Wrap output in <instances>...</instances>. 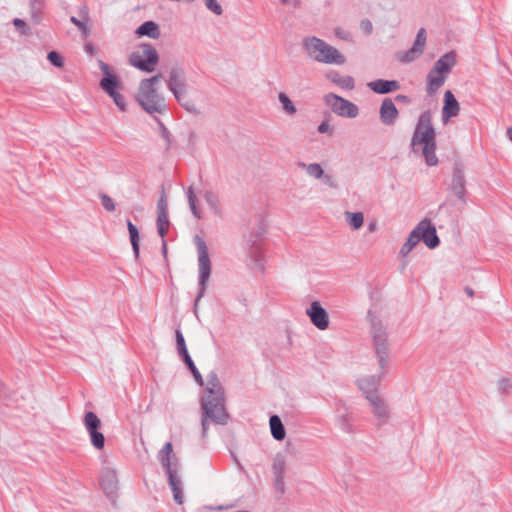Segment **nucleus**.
Segmentation results:
<instances>
[{
  "instance_id": "2",
  "label": "nucleus",
  "mask_w": 512,
  "mask_h": 512,
  "mask_svg": "<svg viewBox=\"0 0 512 512\" xmlns=\"http://www.w3.org/2000/svg\"><path fill=\"white\" fill-rule=\"evenodd\" d=\"M202 437L207 436L209 424L226 425L229 414L225 407L223 386L216 372L211 371L206 377L204 394L200 400Z\"/></svg>"
},
{
  "instance_id": "55",
  "label": "nucleus",
  "mask_w": 512,
  "mask_h": 512,
  "mask_svg": "<svg viewBox=\"0 0 512 512\" xmlns=\"http://www.w3.org/2000/svg\"><path fill=\"white\" fill-rule=\"evenodd\" d=\"M335 35L343 40H348V34L340 28H336L334 31Z\"/></svg>"
},
{
  "instance_id": "60",
  "label": "nucleus",
  "mask_w": 512,
  "mask_h": 512,
  "mask_svg": "<svg viewBox=\"0 0 512 512\" xmlns=\"http://www.w3.org/2000/svg\"><path fill=\"white\" fill-rule=\"evenodd\" d=\"M162 252H163L164 256H166V254H167V245H166L165 239L162 240Z\"/></svg>"
},
{
  "instance_id": "56",
  "label": "nucleus",
  "mask_w": 512,
  "mask_h": 512,
  "mask_svg": "<svg viewBox=\"0 0 512 512\" xmlns=\"http://www.w3.org/2000/svg\"><path fill=\"white\" fill-rule=\"evenodd\" d=\"M395 100L400 103H410L411 102V99L408 96L402 95V94L397 95L395 97Z\"/></svg>"
},
{
  "instance_id": "28",
  "label": "nucleus",
  "mask_w": 512,
  "mask_h": 512,
  "mask_svg": "<svg viewBox=\"0 0 512 512\" xmlns=\"http://www.w3.org/2000/svg\"><path fill=\"white\" fill-rule=\"evenodd\" d=\"M345 220L352 230H359L364 223V215L362 212H349L344 213Z\"/></svg>"
},
{
  "instance_id": "46",
  "label": "nucleus",
  "mask_w": 512,
  "mask_h": 512,
  "mask_svg": "<svg viewBox=\"0 0 512 512\" xmlns=\"http://www.w3.org/2000/svg\"><path fill=\"white\" fill-rule=\"evenodd\" d=\"M322 182H324V184H326L327 186H329L331 188H335L337 186L336 180L334 179V177L331 175H328V174H324L323 170H322Z\"/></svg>"
},
{
  "instance_id": "64",
  "label": "nucleus",
  "mask_w": 512,
  "mask_h": 512,
  "mask_svg": "<svg viewBox=\"0 0 512 512\" xmlns=\"http://www.w3.org/2000/svg\"><path fill=\"white\" fill-rule=\"evenodd\" d=\"M283 3H285L287 0H281Z\"/></svg>"
},
{
  "instance_id": "35",
  "label": "nucleus",
  "mask_w": 512,
  "mask_h": 512,
  "mask_svg": "<svg viewBox=\"0 0 512 512\" xmlns=\"http://www.w3.org/2000/svg\"><path fill=\"white\" fill-rule=\"evenodd\" d=\"M184 361V363L187 365V367L189 368V370L191 371L195 381L200 385V386H204V379L201 375V373L199 372V370L197 369V367L195 366L191 356H187L185 358L182 359Z\"/></svg>"
},
{
  "instance_id": "62",
  "label": "nucleus",
  "mask_w": 512,
  "mask_h": 512,
  "mask_svg": "<svg viewBox=\"0 0 512 512\" xmlns=\"http://www.w3.org/2000/svg\"><path fill=\"white\" fill-rule=\"evenodd\" d=\"M507 135H508V137H509L510 141H512V127H509V128L507 129Z\"/></svg>"
},
{
  "instance_id": "5",
  "label": "nucleus",
  "mask_w": 512,
  "mask_h": 512,
  "mask_svg": "<svg viewBox=\"0 0 512 512\" xmlns=\"http://www.w3.org/2000/svg\"><path fill=\"white\" fill-rule=\"evenodd\" d=\"M158 460L160 461L168 477V483L173 492L175 502L177 504H182V480L179 475L180 463L173 454V447L170 442L165 443V445L159 451Z\"/></svg>"
},
{
  "instance_id": "53",
  "label": "nucleus",
  "mask_w": 512,
  "mask_h": 512,
  "mask_svg": "<svg viewBox=\"0 0 512 512\" xmlns=\"http://www.w3.org/2000/svg\"><path fill=\"white\" fill-rule=\"evenodd\" d=\"M158 233L161 236L162 240L165 238V235L167 233L168 226L157 224Z\"/></svg>"
},
{
  "instance_id": "29",
  "label": "nucleus",
  "mask_w": 512,
  "mask_h": 512,
  "mask_svg": "<svg viewBox=\"0 0 512 512\" xmlns=\"http://www.w3.org/2000/svg\"><path fill=\"white\" fill-rule=\"evenodd\" d=\"M127 228L129 231L133 253L137 258L139 256V232L137 227L130 220H127Z\"/></svg>"
},
{
  "instance_id": "61",
  "label": "nucleus",
  "mask_w": 512,
  "mask_h": 512,
  "mask_svg": "<svg viewBox=\"0 0 512 512\" xmlns=\"http://www.w3.org/2000/svg\"><path fill=\"white\" fill-rule=\"evenodd\" d=\"M465 292L468 294V296L472 297L474 295V291L469 288V287H466L465 288Z\"/></svg>"
},
{
  "instance_id": "18",
  "label": "nucleus",
  "mask_w": 512,
  "mask_h": 512,
  "mask_svg": "<svg viewBox=\"0 0 512 512\" xmlns=\"http://www.w3.org/2000/svg\"><path fill=\"white\" fill-rule=\"evenodd\" d=\"M379 114L381 121L390 126L396 122L399 112L394 102L390 98H386L380 106Z\"/></svg>"
},
{
  "instance_id": "22",
  "label": "nucleus",
  "mask_w": 512,
  "mask_h": 512,
  "mask_svg": "<svg viewBox=\"0 0 512 512\" xmlns=\"http://www.w3.org/2000/svg\"><path fill=\"white\" fill-rule=\"evenodd\" d=\"M302 45L304 52L309 58L320 62V38L316 36L305 37Z\"/></svg>"
},
{
  "instance_id": "21",
  "label": "nucleus",
  "mask_w": 512,
  "mask_h": 512,
  "mask_svg": "<svg viewBox=\"0 0 512 512\" xmlns=\"http://www.w3.org/2000/svg\"><path fill=\"white\" fill-rule=\"evenodd\" d=\"M367 85L373 92L378 93V94H386L389 92H394L400 88V84L396 80L378 79V80L369 82Z\"/></svg>"
},
{
  "instance_id": "24",
  "label": "nucleus",
  "mask_w": 512,
  "mask_h": 512,
  "mask_svg": "<svg viewBox=\"0 0 512 512\" xmlns=\"http://www.w3.org/2000/svg\"><path fill=\"white\" fill-rule=\"evenodd\" d=\"M265 233V226L263 223H261L258 227V230L256 232H252L247 237L246 241L247 244L250 246V255L251 257L256 258L260 252V249L258 247V241L262 238V236Z\"/></svg>"
},
{
  "instance_id": "36",
  "label": "nucleus",
  "mask_w": 512,
  "mask_h": 512,
  "mask_svg": "<svg viewBox=\"0 0 512 512\" xmlns=\"http://www.w3.org/2000/svg\"><path fill=\"white\" fill-rule=\"evenodd\" d=\"M299 166L304 168V169H306L307 173L310 176H313L316 179L320 178V164L319 163H313V164H310V165H306L305 163L300 162Z\"/></svg>"
},
{
  "instance_id": "44",
  "label": "nucleus",
  "mask_w": 512,
  "mask_h": 512,
  "mask_svg": "<svg viewBox=\"0 0 512 512\" xmlns=\"http://www.w3.org/2000/svg\"><path fill=\"white\" fill-rule=\"evenodd\" d=\"M360 29L365 35H370L373 32V24L369 19H363L360 22Z\"/></svg>"
},
{
  "instance_id": "10",
  "label": "nucleus",
  "mask_w": 512,
  "mask_h": 512,
  "mask_svg": "<svg viewBox=\"0 0 512 512\" xmlns=\"http://www.w3.org/2000/svg\"><path fill=\"white\" fill-rule=\"evenodd\" d=\"M84 426L89 434L91 444L98 450H101L105 446V437L103 433L99 431L101 421L98 416L89 411L84 417Z\"/></svg>"
},
{
  "instance_id": "4",
  "label": "nucleus",
  "mask_w": 512,
  "mask_h": 512,
  "mask_svg": "<svg viewBox=\"0 0 512 512\" xmlns=\"http://www.w3.org/2000/svg\"><path fill=\"white\" fill-rule=\"evenodd\" d=\"M162 75H154L140 82L137 101L150 115L163 114L167 110V104L162 94L158 92L156 85L161 81Z\"/></svg>"
},
{
  "instance_id": "48",
  "label": "nucleus",
  "mask_w": 512,
  "mask_h": 512,
  "mask_svg": "<svg viewBox=\"0 0 512 512\" xmlns=\"http://www.w3.org/2000/svg\"><path fill=\"white\" fill-rule=\"evenodd\" d=\"M275 478V488L280 493L284 492V477H274Z\"/></svg>"
},
{
  "instance_id": "15",
  "label": "nucleus",
  "mask_w": 512,
  "mask_h": 512,
  "mask_svg": "<svg viewBox=\"0 0 512 512\" xmlns=\"http://www.w3.org/2000/svg\"><path fill=\"white\" fill-rule=\"evenodd\" d=\"M99 68L104 75L100 81L101 88L107 94H113L120 86L118 78L111 73L109 65L105 62L99 61Z\"/></svg>"
},
{
  "instance_id": "13",
  "label": "nucleus",
  "mask_w": 512,
  "mask_h": 512,
  "mask_svg": "<svg viewBox=\"0 0 512 512\" xmlns=\"http://www.w3.org/2000/svg\"><path fill=\"white\" fill-rule=\"evenodd\" d=\"M426 40V30L424 28H420L411 49L401 54L399 59L402 62L409 63L419 58L423 54Z\"/></svg>"
},
{
  "instance_id": "19",
  "label": "nucleus",
  "mask_w": 512,
  "mask_h": 512,
  "mask_svg": "<svg viewBox=\"0 0 512 512\" xmlns=\"http://www.w3.org/2000/svg\"><path fill=\"white\" fill-rule=\"evenodd\" d=\"M465 176L461 167H455L453 170L452 182H451V190L453 193L462 201L465 198Z\"/></svg>"
},
{
  "instance_id": "6",
  "label": "nucleus",
  "mask_w": 512,
  "mask_h": 512,
  "mask_svg": "<svg viewBox=\"0 0 512 512\" xmlns=\"http://www.w3.org/2000/svg\"><path fill=\"white\" fill-rule=\"evenodd\" d=\"M193 241L197 249L198 260V293L194 301L193 311L194 314L198 316V304L205 295L207 283L212 271V263L205 240L201 236L195 235Z\"/></svg>"
},
{
  "instance_id": "58",
  "label": "nucleus",
  "mask_w": 512,
  "mask_h": 512,
  "mask_svg": "<svg viewBox=\"0 0 512 512\" xmlns=\"http://www.w3.org/2000/svg\"><path fill=\"white\" fill-rule=\"evenodd\" d=\"M233 460L235 462V464L237 465V467L239 468V470L243 471L244 468L242 466V464L240 463V461L238 460L237 456L233 454Z\"/></svg>"
},
{
  "instance_id": "1",
  "label": "nucleus",
  "mask_w": 512,
  "mask_h": 512,
  "mask_svg": "<svg viewBox=\"0 0 512 512\" xmlns=\"http://www.w3.org/2000/svg\"><path fill=\"white\" fill-rule=\"evenodd\" d=\"M371 325V338L378 361L375 374L360 377L357 380L359 390L369 402L371 412L379 425H384L390 418V409L386 400L379 394L378 386L388 372L389 343L388 336L382 321L371 311L368 313Z\"/></svg>"
},
{
  "instance_id": "52",
  "label": "nucleus",
  "mask_w": 512,
  "mask_h": 512,
  "mask_svg": "<svg viewBox=\"0 0 512 512\" xmlns=\"http://www.w3.org/2000/svg\"><path fill=\"white\" fill-rule=\"evenodd\" d=\"M157 211H167V202L162 196L157 203Z\"/></svg>"
},
{
  "instance_id": "41",
  "label": "nucleus",
  "mask_w": 512,
  "mask_h": 512,
  "mask_svg": "<svg viewBox=\"0 0 512 512\" xmlns=\"http://www.w3.org/2000/svg\"><path fill=\"white\" fill-rule=\"evenodd\" d=\"M207 9L211 10L216 15H221L223 10L217 0H204Z\"/></svg>"
},
{
  "instance_id": "12",
  "label": "nucleus",
  "mask_w": 512,
  "mask_h": 512,
  "mask_svg": "<svg viewBox=\"0 0 512 512\" xmlns=\"http://www.w3.org/2000/svg\"><path fill=\"white\" fill-rule=\"evenodd\" d=\"M101 487L108 498L115 500L118 490V475L115 469L106 467L100 478Z\"/></svg>"
},
{
  "instance_id": "7",
  "label": "nucleus",
  "mask_w": 512,
  "mask_h": 512,
  "mask_svg": "<svg viewBox=\"0 0 512 512\" xmlns=\"http://www.w3.org/2000/svg\"><path fill=\"white\" fill-rule=\"evenodd\" d=\"M456 65V53L450 51L442 55L428 72L426 91L435 94L442 87L452 68Z\"/></svg>"
},
{
  "instance_id": "3",
  "label": "nucleus",
  "mask_w": 512,
  "mask_h": 512,
  "mask_svg": "<svg viewBox=\"0 0 512 512\" xmlns=\"http://www.w3.org/2000/svg\"><path fill=\"white\" fill-rule=\"evenodd\" d=\"M435 129L432 126V114L430 111H424L420 114L418 122L411 139L413 151L421 149L425 161L429 166H435L438 163L436 156Z\"/></svg>"
},
{
  "instance_id": "63",
  "label": "nucleus",
  "mask_w": 512,
  "mask_h": 512,
  "mask_svg": "<svg viewBox=\"0 0 512 512\" xmlns=\"http://www.w3.org/2000/svg\"><path fill=\"white\" fill-rule=\"evenodd\" d=\"M368 229H369V231L373 232L376 229V225L375 224H369Z\"/></svg>"
},
{
  "instance_id": "33",
  "label": "nucleus",
  "mask_w": 512,
  "mask_h": 512,
  "mask_svg": "<svg viewBox=\"0 0 512 512\" xmlns=\"http://www.w3.org/2000/svg\"><path fill=\"white\" fill-rule=\"evenodd\" d=\"M175 338H176V348L178 351V354L183 359L187 356H189V352L186 346V342L183 336V333L180 329H176L175 331Z\"/></svg>"
},
{
  "instance_id": "39",
  "label": "nucleus",
  "mask_w": 512,
  "mask_h": 512,
  "mask_svg": "<svg viewBox=\"0 0 512 512\" xmlns=\"http://www.w3.org/2000/svg\"><path fill=\"white\" fill-rule=\"evenodd\" d=\"M155 119H156V121H157V123L159 125L160 134L163 137V139L166 141V148L168 149L170 147V144H171L170 132L168 131L166 126L158 118L155 117Z\"/></svg>"
},
{
  "instance_id": "49",
  "label": "nucleus",
  "mask_w": 512,
  "mask_h": 512,
  "mask_svg": "<svg viewBox=\"0 0 512 512\" xmlns=\"http://www.w3.org/2000/svg\"><path fill=\"white\" fill-rule=\"evenodd\" d=\"M329 326V316L324 308H322V330L328 328Z\"/></svg>"
},
{
  "instance_id": "50",
  "label": "nucleus",
  "mask_w": 512,
  "mask_h": 512,
  "mask_svg": "<svg viewBox=\"0 0 512 512\" xmlns=\"http://www.w3.org/2000/svg\"><path fill=\"white\" fill-rule=\"evenodd\" d=\"M413 248L414 247H412L410 243L405 242L401 247L400 254L405 257L412 251Z\"/></svg>"
},
{
  "instance_id": "40",
  "label": "nucleus",
  "mask_w": 512,
  "mask_h": 512,
  "mask_svg": "<svg viewBox=\"0 0 512 512\" xmlns=\"http://www.w3.org/2000/svg\"><path fill=\"white\" fill-rule=\"evenodd\" d=\"M100 199H101V204L107 211L112 212L115 210V208H116L115 203L110 196H108L107 194H101Z\"/></svg>"
},
{
  "instance_id": "20",
  "label": "nucleus",
  "mask_w": 512,
  "mask_h": 512,
  "mask_svg": "<svg viewBox=\"0 0 512 512\" xmlns=\"http://www.w3.org/2000/svg\"><path fill=\"white\" fill-rule=\"evenodd\" d=\"M79 18L75 16L70 17V21L80 30L82 35L86 38L90 34L88 23L90 20L89 10L87 6L82 5L78 9Z\"/></svg>"
},
{
  "instance_id": "32",
  "label": "nucleus",
  "mask_w": 512,
  "mask_h": 512,
  "mask_svg": "<svg viewBox=\"0 0 512 512\" xmlns=\"http://www.w3.org/2000/svg\"><path fill=\"white\" fill-rule=\"evenodd\" d=\"M286 470V461L285 458L278 454L274 458L273 465H272V472L274 477H284Z\"/></svg>"
},
{
  "instance_id": "14",
  "label": "nucleus",
  "mask_w": 512,
  "mask_h": 512,
  "mask_svg": "<svg viewBox=\"0 0 512 512\" xmlns=\"http://www.w3.org/2000/svg\"><path fill=\"white\" fill-rule=\"evenodd\" d=\"M460 113V104L454 94L447 90L444 93V104L442 107V122L447 124L451 118L458 116Z\"/></svg>"
},
{
  "instance_id": "27",
  "label": "nucleus",
  "mask_w": 512,
  "mask_h": 512,
  "mask_svg": "<svg viewBox=\"0 0 512 512\" xmlns=\"http://www.w3.org/2000/svg\"><path fill=\"white\" fill-rule=\"evenodd\" d=\"M136 34L157 39L160 36L159 26L153 21H146L137 28Z\"/></svg>"
},
{
  "instance_id": "23",
  "label": "nucleus",
  "mask_w": 512,
  "mask_h": 512,
  "mask_svg": "<svg viewBox=\"0 0 512 512\" xmlns=\"http://www.w3.org/2000/svg\"><path fill=\"white\" fill-rule=\"evenodd\" d=\"M206 204L209 207L210 212L217 217L223 216V208L220 198L213 190H205L202 194Z\"/></svg>"
},
{
  "instance_id": "11",
  "label": "nucleus",
  "mask_w": 512,
  "mask_h": 512,
  "mask_svg": "<svg viewBox=\"0 0 512 512\" xmlns=\"http://www.w3.org/2000/svg\"><path fill=\"white\" fill-rule=\"evenodd\" d=\"M325 101L333 112L342 117L355 118L359 114V109L354 103L335 94L326 95Z\"/></svg>"
},
{
  "instance_id": "43",
  "label": "nucleus",
  "mask_w": 512,
  "mask_h": 512,
  "mask_svg": "<svg viewBox=\"0 0 512 512\" xmlns=\"http://www.w3.org/2000/svg\"><path fill=\"white\" fill-rule=\"evenodd\" d=\"M13 24L14 26L21 31L22 34L24 35H28L29 34V29L27 27V24L24 20L20 19V18H15L13 20Z\"/></svg>"
},
{
  "instance_id": "57",
  "label": "nucleus",
  "mask_w": 512,
  "mask_h": 512,
  "mask_svg": "<svg viewBox=\"0 0 512 512\" xmlns=\"http://www.w3.org/2000/svg\"><path fill=\"white\" fill-rule=\"evenodd\" d=\"M322 133H332V129L326 122H322Z\"/></svg>"
},
{
  "instance_id": "59",
  "label": "nucleus",
  "mask_w": 512,
  "mask_h": 512,
  "mask_svg": "<svg viewBox=\"0 0 512 512\" xmlns=\"http://www.w3.org/2000/svg\"><path fill=\"white\" fill-rule=\"evenodd\" d=\"M39 13H40V11H38L37 9L32 10V17L35 20V22H39V16H38Z\"/></svg>"
},
{
  "instance_id": "37",
  "label": "nucleus",
  "mask_w": 512,
  "mask_h": 512,
  "mask_svg": "<svg viewBox=\"0 0 512 512\" xmlns=\"http://www.w3.org/2000/svg\"><path fill=\"white\" fill-rule=\"evenodd\" d=\"M420 229H422V226L418 224L409 234L406 243H410L412 247H415L421 241L419 237Z\"/></svg>"
},
{
  "instance_id": "17",
  "label": "nucleus",
  "mask_w": 512,
  "mask_h": 512,
  "mask_svg": "<svg viewBox=\"0 0 512 512\" xmlns=\"http://www.w3.org/2000/svg\"><path fill=\"white\" fill-rule=\"evenodd\" d=\"M346 57L337 48L322 41V63L343 65Z\"/></svg>"
},
{
  "instance_id": "25",
  "label": "nucleus",
  "mask_w": 512,
  "mask_h": 512,
  "mask_svg": "<svg viewBox=\"0 0 512 512\" xmlns=\"http://www.w3.org/2000/svg\"><path fill=\"white\" fill-rule=\"evenodd\" d=\"M325 77L344 89H353L354 88V79L351 76H341L336 71H330L326 73Z\"/></svg>"
},
{
  "instance_id": "9",
  "label": "nucleus",
  "mask_w": 512,
  "mask_h": 512,
  "mask_svg": "<svg viewBox=\"0 0 512 512\" xmlns=\"http://www.w3.org/2000/svg\"><path fill=\"white\" fill-rule=\"evenodd\" d=\"M158 60V52L151 44H142L139 50L129 56V63L133 67L148 73L155 70Z\"/></svg>"
},
{
  "instance_id": "26",
  "label": "nucleus",
  "mask_w": 512,
  "mask_h": 512,
  "mask_svg": "<svg viewBox=\"0 0 512 512\" xmlns=\"http://www.w3.org/2000/svg\"><path fill=\"white\" fill-rule=\"evenodd\" d=\"M269 425L272 437L277 441H282L286 436V431L280 417L272 415L269 419Z\"/></svg>"
},
{
  "instance_id": "47",
  "label": "nucleus",
  "mask_w": 512,
  "mask_h": 512,
  "mask_svg": "<svg viewBox=\"0 0 512 512\" xmlns=\"http://www.w3.org/2000/svg\"><path fill=\"white\" fill-rule=\"evenodd\" d=\"M499 389H501L503 392H507L511 388V382L509 379H501L498 382Z\"/></svg>"
},
{
  "instance_id": "34",
  "label": "nucleus",
  "mask_w": 512,
  "mask_h": 512,
  "mask_svg": "<svg viewBox=\"0 0 512 512\" xmlns=\"http://www.w3.org/2000/svg\"><path fill=\"white\" fill-rule=\"evenodd\" d=\"M278 100L282 105L283 111L288 115H293L296 113V107L290 98L284 92H280L278 94Z\"/></svg>"
},
{
  "instance_id": "31",
  "label": "nucleus",
  "mask_w": 512,
  "mask_h": 512,
  "mask_svg": "<svg viewBox=\"0 0 512 512\" xmlns=\"http://www.w3.org/2000/svg\"><path fill=\"white\" fill-rule=\"evenodd\" d=\"M306 314L310 317L311 322L320 329V301H313L310 308L306 310Z\"/></svg>"
},
{
  "instance_id": "42",
  "label": "nucleus",
  "mask_w": 512,
  "mask_h": 512,
  "mask_svg": "<svg viewBox=\"0 0 512 512\" xmlns=\"http://www.w3.org/2000/svg\"><path fill=\"white\" fill-rule=\"evenodd\" d=\"M114 101V103L117 105V107L124 111L126 109V103L123 95H121L118 91H115L113 94H108Z\"/></svg>"
},
{
  "instance_id": "38",
  "label": "nucleus",
  "mask_w": 512,
  "mask_h": 512,
  "mask_svg": "<svg viewBox=\"0 0 512 512\" xmlns=\"http://www.w3.org/2000/svg\"><path fill=\"white\" fill-rule=\"evenodd\" d=\"M47 59L55 67H62L64 64L62 57L56 51H50L47 55Z\"/></svg>"
},
{
  "instance_id": "54",
  "label": "nucleus",
  "mask_w": 512,
  "mask_h": 512,
  "mask_svg": "<svg viewBox=\"0 0 512 512\" xmlns=\"http://www.w3.org/2000/svg\"><path fill=\"white\" fill-rule=\"evenodd\" d=\"M31 10H38L40 11L42 6V0H30Z\"/></svg>"
},
{
  "instance_id": "45",
  "label": "nucleus",
  "mask_w": 512,
  "mask_h": 512,
  "mask_svg": "<svg viewBox=\"0 0 512 512\" xmlns=\"http://www.w3.org/2000/svg\"><path fill=\"white\" fill-rule=\"evenodd\" d=\"M157 224H162V225H166V226L169 225L167 211H157Z\"/></svg>"
},
{
  "instance_id": "8",
  "label": "nucleus",
  "mask_w": 512,
  "mask_h": 512,
  "mask_svg": "<svg viewBox=\"0 0 512 512\" xmlns=\"http://www.w3.org/2000/svg\"><path fill=\"white\" fill-rule=\"evenodd\" d=\"M167 87L181 107L188 112L197 113L195 103L187 95L188 84L185 71L182 67L176 66L170 70Z\"/></svg>"
},
{
  "instance_id": "30",
  "label": "nucleus",
  "mask_w": 512,
  "mask_h": 512,
  "mask_svg": "<svg viewBox=\"0 0 512 512\" xmlns=\"http://www.w3.org/2000/svg\"><path fill=\"white\" fill-rule=\"evenodd\" d=\"M186 196H187V200H188V204H189V208L191 210V213L193 214V216L195 218L201 219L202 218V213H201L200 209L197 206L196 195H195L194 190H193L192 187H189L187 189Z\"/></svg>"
},
{
  "instance_id": "16",
  "label": "nucleus",
  "mask_w": 512,
  "mask_h": 512,
  "mask_svg": "<svg viewBox=\"0 0 512 512\" xmlns=\"http://www.w3.org/2000/svg\"><path fill=\"white\" fill-rule=\"evenodd\" d=\"M420 229V240H422L428 248H435L439 245V238L436 234V228L431 224L429 219H424L419 222Z\"/></svg>"
},
{
  "instance_id": "51",
  "label": "nucleus",
  "mask_w": 512,
  "mask_h": 512,
  "mask_svg": "<svg viewBox=\"0 0 512 512\" xmlns=\"http://www.w3.org/2000/svg\"><path fill=\"white\" fill-rule=\"evenodd\" d=\"M413 248L414 247H412L410 243L405 242L401 247L400 254L405 257L412 251Z\"/></svg>"
}]
</instances>
